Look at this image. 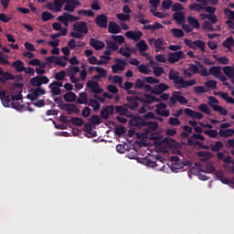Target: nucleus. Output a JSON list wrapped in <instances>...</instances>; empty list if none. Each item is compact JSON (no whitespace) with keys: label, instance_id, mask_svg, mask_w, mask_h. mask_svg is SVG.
<instances>
[{"label":"nucleus","instance_id":"f257e3e1","mask_svg":"<svg viewBox=\"0 0 234 234\" xmlns=\"http://www.w3.org/2000/svg\"><path fill=\"white\" fill-rule=\"evenodd\" d=\"M203 10L205 12H207V14H200L201 19H203V28L207 32H220L221 27L219 25H217L218 23V17L217 15H215V12H217V7L214 6H204ZM213 25H217L216 27H213Z\"/></svg>","mask_w":234,"mask_h":234},{"label":"nucleus","instance_id":"f03ea898","mask_svg":"<svg viewBox=\"0 0 234 234\" xmlns=\"http://www.w3.org/2000/svg\"><path fill=\"white\" fill-rule=\"evenodd\" d=\"M168 80H171L174 81L175 85L176 86V89H189V87H193V85H197V80L192 79L190 80H184L183 77H180V72L175 71L173 69L170 70L168 73Z\"/></svg>","mask_w":234,"mask_h":234},{"label":"nucleus","instance_id":"7ed1b4c3","mask_svg":"<svg viewBox=\"0 0 234 234\" xmlns=\"http://www.w3.org/2000/svg\"><path fill=\"white\" fill-rule=\"evenodd\" d=\"M73 30L69 33L70 37L75 39H83V34H89L87 22L78 21L73 24Z\"/></svg>","mask_w":234,"mask_h":234},{"label":"nucleus","instance_id":"20e7f679","mask_svg":"<svg viewBox=\"0 0 234 234\" xmlns=\"http://www.w3.org/2000/svg\"><path fill=\"white\" fill-rule=\"evenodd\" d=\"M198 67H199V69H201L200 76H202L203 78L210 76V74L212 76H215V78H217V76H218L222 72L221 71L222 68L220 66H212L207 70V68L206 66H204V65L200 64V62H198Z\"/></svg>","mask_w":234,"mask_h":234},{"label":"nucleus","instance_id":"39448f33","mask_svg":"<svg viewBox=\"0 0 234 234\" xmlns=\"http://www.w3.org/2000/svg\"><path fill=\"white\" fill-rule=\"evenodd\" d=\"M80 19H81V17L69 13H64L62 16H58V21L65 25V27H69V23H76V21H80Z\"/></svg>","mask_w":234,"mask_h":234},{"label":"nucleus","instance_id":"423d86ee","mask_svg":"<svg viewBox=\"0 0 234 234\" xmlns=\"http://www.w3.org/2000/svg\"><path fill=\"white\" fill-rule=\"evenodd\" d=\"M183 94L184 93H182V91H174L169 99L170 103H172V105H176V101H178L181 105L187 104L188 101L183 96Z\"/></svg>","mask_w":234,"mask_h":234},{"label":"nucleus","instance_id":"0eeeda50","mask_svg":"<svg viewBox=\"0 0 234 234\" xmlns=\"http://www.w3.org/2000/svg\"><path fill=\"white\" fill-rule=\"evenodd\" d=\"M180 59H186V54L182 50L176 51V52H170L168 54L167 61L169 63H176V62L180 61Z\"/></svg>","mask_w":234,"mask_h":234},{"label":"nucleus","instance_id":"6e6552de","mask_svg":"<svg viewBox=\"0 0 234 234\" xmlns=\"http://www.w3.org/2000/svg\"><path fill=\"white\" fill-rule=\"evenodd\" d=\"M88 89L90 90V92H92L93 96H99L98 94H101L103 92V89L100 87V83L95 80H88L87 82Z\"/></svg>","mask_w":234,"mask_h":234},{"label":"nucleus","instance_id":"1a4fd4ad","mask_svg":"<svg viewBox=\"0 0 234 234\" xmlns=\"http://www.w3.org/2000/svg\"><path fill=\"white\" fill-rule=\"evenodd\" d=\"M114 65L112 66V70L113 74H118L120 70H125V67H127V62L122 58H115Z\"/></svg>","mask_w":234,"mask_h":234},{"label":"nucleus","instance_id":"9d476101","mask_svg":"<svg viewBox=\"0 0 234 234\" xmlns=\"http://www.w3.org/2000/svg\"><path fill=\"white\" fill-rule=\"evenodd\" d=\"M165 90H169V86L165 83H159L155 85L154 88L151 87L150 92L152 94H155V96H160V94H164Z\"/></svg>","mask_w":234,"mask_h":234},{"label":"nucleus","instance_id":"9b49d317","mask_svg":"<svg viewBox=\"0 0 234 234\" xmlns=\"http://www.w3.org/2000/svg\"><path fill=\"white\" fill-rule=\"evenodd\" d=\"M95 23L100 28H107L109 24V16L105 14L99 15L95 17Z\"/></svg>","mask_w":234,"mask_h":234},{"label":"nucleus","instance_id":"f8f14e48","mask_svg":"<svg viewBox=\"0 0 234 234\" xmlns=\"http://www.w3.org/2000/svg\"><path fill=\"white\" fill-rule=\"evenodd\" d=\"M126 100L128 102L124 104V107L130 109V111H136L137 107L140 105V103L136 101V100H138V96L127 97Z\"/></svg>","mask_w":234,"mask_h":234},{"label":"nucleus","instance_id":"ddd939ff","mask_svg":"<svg viewBox=\"0 0 234 234\" xmlns=\"http://www.w3.org/2000/svg\"><path fill=\"white\" fill-rule=\"evenodd\" d=\"M129 123L132 127H138L139 129L145 127V121L140 116L132 117V119L129 121Z\"/></svg>","mask_w":234,"mask_h":234},{"label":"nucleus","instance_id":"4468645a","mask_svg":"<svg viewBox=\"0 0 234 234\" xmlns=\"http://www.w3.org/2000/svg\"><path fill=\"white\" fill-rule=\"evenodd\" d=\"M134 89L137 90H144L145 92H151V85L145 84V80H143L142 79H137L134 83Z\"/></svg>","mask_w":234,"mask_h":234},{"label":"nucleus","instance_id":"2eb2a0df","mask_svg":"<svg viewBox=\"0 0 234 234\" xmlns=\"http://www.w3.org/2000/svg\"><path fill=\"white\" fill-rule=\"evenodd\" d=\"M80 5H81L80 0H67L64 10L66 12H74V10H76V6H80Z\"/></svg>","mask_w":234,"mask_h":234},{"label":"nucleus","instance_id":"dca6fc26","mask_svg":"<svg viewBox=\"0 0 234 234\" xmlns=\"http://www.w3.org/2000/svg\"><path fill=\"white\" fill-rule=\"evenodd\" d=\"M109 114H114V105H108L101 111V118L102 120H109Z\"/></svg>","mask_w":234,"mask_h":234},{"label":"nucleus","instance_id":"f3484780","mask_svg":"<svg viewBox=\"0 0 234 234\" xmlns=\"http://www.w3.org/2000/svg\"><path fill=\"white\" fill-rule=\"evenodd\" d=\"M124 36L128 37V39H133V41H140L142 38V36H144V33L142 31H127Z\"/></svg>","mask_w":234,"mask_h":234},{"label":"nucleus","instance_id":"a211bd4d","mask_svg":"<svg viewBox=\"0 0 234 234\" xmlns=\"http://www.w3.org/2000/svg\"><path fill=\"white\" fill-rule=\"evenodd\" d=\"M0 100L4 105V107H10V94H8V90H0Z\"/></svg>","mask_w":234,"mask_h":234},{"label":"nucleus","instance_id":"6ab92c4d","mask_svg":"<svg viewBox=\"0 0 234 234\" xmlns=\"http://www.w3.org/2000/svg\"><path fill=\"white\" fill-rule=\"evenodd\" d=\"M184 112L186 116L194 118L195 120H202V118H204V114L200 113L199 112H195L189 108H186Z\"/></svg>","mask_w":234,"mask_h":234},{"label":"nucleus","instance_id":"aec40b11","mask_svg":"<svg viewBox=\"0 0 234 234\" xmlns=\"http://www.w3.org/2000/svg\"><path fill=\"white\" fill-rule=\"evenodd\" d=\"M60 109H66L68 114L74 112V114H80V108L76 104H67L64 103L60 106Z\"/></svg>","mask_w":234,"mask_h":234},{"label":"nucleus","instance_id":"412c9836","mask_svg":"<svg viewBox=\"0 0 234 234\" xmlns=\"http://www.w3.org/2000/svg\"><path fill=\"white\" fill-rule=\"evenodd\" d=\"M195 165L203 173H215V165H213V163H207L205 165V170L202 169V165L200 163H196Z\"/></svg>","mask_w":234,"mask_h":234},{"label":"nucleus","instance_id":"4be33fe9","mask_svg":"<svg viewBox=\"0 0 234 234\" xmlns=\"http://www.w3.org/2000/svg\"><path fill=\"white\" fill-rule=\"evenodd\" d=\"M108 32L110 34H121L122 27L116 22H110L108 26Z\"/></svg>","mask_w":234,"mask_h":234},{"label":"nucleus","instance_id":"5701e85b","mask_svg":"<svg viewBox=\"0 0 234 234\" xmlns=\"http://www.w3.org/2000/svg\"><path fill=\"white\" fill-rule=\"evenodd\" d=\"M90 47H93L95 50H101L105 48V43L101 40H98L96 38H90Z\"/></svg>","mask_w":234,"mask_h":234},{"label":"nucleus","instance_id":"b1692460","mask_svg":"<svg viewBox=\"0 0 234 234\" xmlns=\"http://www.w3.org/2000/svg\"><path fill=\"white\" fill-rule=\"evenodd\" d=\"M173 18L176 20V23H177V25H184V23H186V16L182 11H177L174 13Z\"/></svg>","mask_w":234,"mask_h":234},{"label":"nucleus","instance_id":"393cba45","mask_svg":"<svg viewBox=\"0 0 234 234\" xmlns=\"http://www.w3.org/2000/svg\"><path fill=\"white\" fill-rule=\"evenodd\" d=\"M93 98H95V100H98V101H100V103H105V99L106 100H112V98H114L113 94H111L110 92L104 91L101 95H93Z\"/></svg>","mask_w":234,"mask_h":234},{"label":"nucleus","instance_id":"a878e982","mask_svg":"<svg viewBox=\"0 0 234 234\" xmlns=\"http://www.w3.org/2000/svg\"><path fill=\"white\" fill-rule=\"evenodd\" d=\"M214 94L215 96H220V98L225 100L228 103H231L232 105H234V99L233 97H229V94L228 92L215 91Z\"/></svg>","mask_w":234,"mask_h":234},{"label":"nucleus","instance_id":"bb28decb","mask_svg":"<svg viewBox=\"0 0 234 234\" xmlns=\"http://www.w3.org/2000/svg\"><path fill=\"white\" fill-rule=\"evenodd\" d=\"M144 127H147V129L145 130V133H153V132L156 131V129H158V122H153V121L145 122Z\"/></svg>","mask_w":234,"mask_h":234},{"label":"nucleus","instance_id":"cd10ccee","mask_svg":"<svg viewBox=\"0 0 234 234\" xmlns=\"http://www.w3.org/2000/svg\"><path fill=\"white\" fill-rule=\"evenodd\" d=\"M223 72L227 78L231 80V83L234 85V69L231 66H226L223 68Z\"/></svg>","mask_w":234,"mask_h":234},{"label":"nucleus","instance_id":"c85d7f7f","mask_svg":"<svg viewBox=\"0 0 234 234\" xmlns=\"http://www.w3.org/2000/svg\"><path fill=\"white\" fill-rule=\"evenodd\" d=\"M88 105L93 109L95 112H98V111L101 108V104H100V101L98 99H89L88 100Z\"/></svg>","mask_w":234,"mask_h":234},{"label":"nucleus","instance_id":"c756f323","mask_svg":"<svg viewBox=\"0 0 234 234\" xmlns=\"http://www.w3.org/2000/svg\"><path fill=\"white\" fill-rule=\"evenodd\" d=\"M77 103L80 105H88L89 103V95L87 92L83 91L80 93L79 98L77 99Z\"/></svg>","mask_w":234,"mask_h":234},{"label":"nucleus","instance_id":"7c9ffc66","mask_svg":"<svg viewBox=\"0 0 234 234\" xmlns=\"http://www.w3.org/2000/svg\"><path fill=\"white\" fill-rule=\"evenodd\" d=\"M133 53H134V50L129 47L120 48L119 49V54L124 56V58H131Z\"/></svg>","mask_w":234,"mask_h":234},{"label":"nucleus","instance_id":"2f4dec72","mask_svg":"<svg viewBox=\"0 0 234 234\" xmlns=\"http://www.w3.org/2000/svg\"><path fill=\"white\" fill-rule=\"evenodd\" d=\"M13 69L16 72H24L25 71V64L21 60H16L12 64Z\"/></svg>","mask_w":234,"mask_h":234},{"label":"nucleus","instance_id":"473e14b6","mask_svg":"<svg viewBox=\"0 0 234 234\" xmlns=\"http://www.w3.org/2000/svg\"><path fill=\"white\" fill-rule=\"evenodd\" d=\"M216 78H218V80L222 81L223 85L225 87H228V89H229V90H233V86H231V84H229L228 82V78H226V76H224V74H222V71Z\"/></svg>","mask_w":234,"mask_h":234},{"label":"nucleus","instance_id":"72a5a7b5","mask_svg":"<svg viewBox=\"0 0 234 234\" xmlns=\"http://www.w3.org/2000/svg\"><path fill=\"white\" fill-rule=\"evenodd\" d=\"M218 136L220 138H231L233 136V129L219 130Z\"/></svg>","mask_w":234,"mask_h":234},{"label":"nucleus","instance_id":"f704fd0d","mask_svg":"<svg viewBox=\"0 0 234 234\" xmlns=\"http://www.w3.org/2000/svg\"><path fill=\"white\" fill-rule=\"evenodd\" d=\"M224 147V143L221 141H217L214 144H210V149L212 153H219V151Z\"/></svg>","mask_w":234,"mask_h":234},{"label":"nucleus","instance_id":"c9c22d12","mask_svg":"<svg viewBox=\"0 0 234 234\" xmlns=\"http://www.w3.org/2000/svg\"><path fill=\"white\" fill-rule=\"evenodd\" d=\"M12 107V109H16V111H19V112H23V111H27V105L20 104L19 102L12 101L9 103V107Z\"/></svg>","mask_w":234,"mask_h":234},{"label":"nucleus","instance_id":"e433bc0d","mask_svg":"<svg viewBox=\"0 0 234 234\" xmlns=\"http://www.w3.org/2000/svg\"><path fill=\"white\" fill-rule=\"evenodd\" d=\"M187 22L190 25V27H193L196 29L200 28V22L195 16H188Z\"/></svg>","mask_w":234,"mask_h":234},{"label":"nucleus","instance_id":"4c0bfd02","mask_svg":"<svg viewBox=\"0 0 234 234\" xmlns=\"http://www.w3.org/2000/svg\"><path fill=\"white\" fill-rule=\"evenodd\" d=\"M111 39L117 45H123L125 43V37L122 35H112Z\"/></svg>","mask_w":234,"mask_h":234},{"label":"nucleus","instance_id":"58836bf2","mask_svg":"<svg viewBox=\"0 0 234 234\" xmlns=\"http://www.w3.org/2000/svg\"><path fill=\"white\" fill-rule=\"evenodd\" d=\"M164 26L158 22H155L154 25H147L143 27V30H160Z\"/></svg>","mask_w":234,"mask_h":234},{"label":"nucleus","instance_id":"ea45409f","mask_svg":"<svg viewBox=\"0 0 234 234\" xmlns=\"http://www.w3.org/2000/svg\"><path fill=\"white\" fill-rule=\"evenodd\" d=\"M114 111L117 114H120V116H127V112H129V110H127V107L120 106V105H117L114 108Z\"/></svg>","mask_w":234,"mask_h":234},{"label":"nucleus","instance_id":"a19ab883","mask_svg":"<svg viewBox=\"0 0 234 234\" xmlns=\"http://www.w3.org/2000/svg\"><path fill=\"white\" fill-rule=\"evenodd\" d=\"M216 176L218 180H220V182H222V184H233V182L229 181V179H228V177H224V172L222 171H218L216 173Z\"/></svg>","mask_w":234,"mask_h":234},{"label":"nucleus","instance_id":"79ce46f5","mask_svg":"<svg viewBox=\"0 0 234 234\" xmlns=\"http://www.w3.org/2000/svg\"><path fill=\"white\" fill-rule=\"evenodd\" d=\"M65 101H68L69 103H72V101H76V93L72 91H68L66 94L63 96Z\"/></svg>","mask_w":234,"mask_h":234},{"label":"nucleus","instance_id":"37998d69","mask_svg":"<svg viewBox=\"0 0 234 234\" xmlns=\"http://www.w3.org/2000/svg\"><path fill=\"white\" fill-rule=\"evenodd\" d=\"M213 111L221 114V116H228V111L220 105H211Z\"/></svg>","mask_w":234,"mask_h":234},{"label":"nucleus","instance_id":"c03bdc74","mask_svg":"<svg viewBox=\"0 0 234 234\" xmlns=\"http://www.w3.org/2000/svg\"><path fill=\"white\" fill-rule=\"evenodd\" d=\"M194 48H200L202 52H206V42L203 40H195L193 41Z\"/></svg>","mask_w":234,"mask_h":234},{"label":"nucleus","instance_id":"a18cd8bd","mask_svg":"<svg viewBox=\"0 0 234 234\" xmlns=\"http://www.w3.org/2000/svg\"><path fill=\"white\" fill-rule=\"evenodd\" d=\"M154 47H155V51L156 52H160V50H164V38L162 37H159L155 40V44H154Z\"/></svg>","mask_w":234,"mask_h":234},{"label":"nucleus","instance_id":"49530a36","mask_svg":"<svg viewBox=\"0 0 234 234\" xmlns=\"http://www.w3.org/2000/svg\"><path fill=\"white\" fill-rule=\"evenodd\" d=\"M138 69V71L141 73V74H151V69H149L148 66L144 65V64H141L137 67Z\"/></svg>","mask_w":234,"mask_h":234},{"label":"nucleus","instance_id":"de8ad7c7","mask_svg":"<svg viewBox=\"0 0 234 234\" xmlns=\"http://www.w3.org/2000/svg\"><path fill=\"white\" fill-rule=\"evenodd\" d=\"M67 0H55L54 5L56 7L57 12H61V8H63V5H66Z\"/></svg>","mask_w":234,"mask_h":234},{"label":"nucleus","instance_id":"09e8293b","mask_svg":"<svg viewBox=\"0 0 234 234\" xmlns=\"http://www.w3.org/2000/svg\"><path fill=\"white\" fill-rule=\"evenodd\" d=\"M106 45H107V48H109L110 50H113L116 51L118 50V48H120V47L116 44V42L112 41V40H106Z\"/></svg>","mask_w":234,"mask_h":234},{"label":"nucleus","instance_id":"8fccbe9b","mask_svg":"<svg viewBox=\"0 0 234 234\" xmlns=\"http://www.w3.org/2000/svg\"><path fill=\"white\" fill-rule=\"evenodd\" d=\"M224 14L225 16H227L228 20L227 21H230V23H233V19H234V11H232L229 8H225L224 9Z\"/></svg>","mask_w":234,"mask_h":234},{"label":"nucleus","instance_id":"3c124183","mask_svg":"<svg viewBox=\"0 0 234 234\" xmlns=\"http://www.w3.org/2000/svg\"><path fill=\"white\" fill-rule=\"evenodd\" d=\"M171 32L174 37H184V36H186V34L184 33V30L182 29L173 28L171 29Z\"/></svg>","mask_w":234,"mask_h":234},{"label":"nucleus","instance_id":"603ef678","mask_svg":"<svg viewBox=\"0 0 234 234\" xmlns=\"http://www.w3.org/2000/svg\"><path fill=\"white\" fill-rule=\"evenodd\" d=\"M205 87H207V89H211V90H217V80H207L205 82Z\"/></svg>","mask_w":234,"mask_h":234},{"label":"nucleus","instance_id":"864d4df0","mask_svg":"<svg viewBox=\"0 0 234 234\" xmlns=\"http://www.w3.org/2000/svg\"><path fill=\"white\" fill-rule=\"evenodd\" d=\"M198 111L203 112L204 114H211V111L209 110V107L206 103H202L198 106Z\"/></svg>","mask_w":234,"mask_h":234},{"label":"nucleus","instance_id":"5fc2aeb1","mask_svg":"<svg viewBox=\"0 0 234 234\" xmlns=\"http://www.w3.org/2000/svg\"><path fill=\"white\" fill-rule=\"evenodd\" d=\"M189 8L191 11H194V12H200V11L204 10V6L197 3L191 4L189 5Z\"/></svg>","mask_w":234,"mask_h":234},{"label":"nucleus","instance_id":"6e6d98bb","mask_svg":"<svg viewBox=\"0 0 234 234\" xmlns=\"http://www.w3.org/2000/svg\"><path fill=\"white\" fill-rule=\"evenodd\" d=\"M66 76L67 72H65V70H61L56 73L55 80H57V81H65Z\"/></svg>","mask_w":234,"mask_h":234},{"label":"nucleus","instance_id":"4d7b16f0","mask_svg":"<svg viewBox=\"0 0 234 234\" xmlns=\"http://www.w3.org/2000/svg\"><path fill=\"white\" fill-rule=\"evenodd\" d=\"M234 45V39L233 37H229L224 42H223V47L225 48H231Z\"/></svg>","mask_w":234,"mask_h":234},{"label":"nucleus","instance_id":"13d9d810","mask_svg":"<svg viewBox=\"0 0 234 234\" xmlns=\"http://www.w3.org/2000/svg\"><path fill=\"white\" fill-rule=\"evenodd\" d=\"M137 48L139 49V51H147V43L145 42V40H140L137 44H136Z\"/></svg>","mask_w":234,"mask_h":234},{"label":"nucleus","instance_id":"bf43d9fd","mask_svg":"<svg viewBox=\"0 0 234 234\" xmlns=\"http://www.w3.org/2000/svg\"><path fill=\"white\" fill-rule=\"evenodd\" d=\"M30 83L32 87H41V80L39 79V75L32 78L30 80Z\"/></svg>","mask_w":234,"mask_h":234},{"label":"nucleus","instance_id":"052dcab7","mask_svg":"<svg viewBox=\"0 0 234 234\" xmlns=\"http://www.w3.org/2000/svg\"><path fill=\"white\" fill-rule=\"evenodd\" d=\"M70 122L72 125H77L78 127H81V125H83V120L79 117H72Z\"/></svg>","mask_w":234,"mask_h":234},{"label":"nucleus","instance_id":"680f3d73","mask_svg":"<svg viewBox=\"0 0 234 234\" xmlns=\"http://www.w3.org/2000/svg\"><path fill=\"white\" fill-rule=\"evenodd\" d=\"M204 134H207V136H209V138H217L218 136V132L217 130H207L204 131Z\"/></svg>","mask_w":234,"mask_h":234},{"label":"nucleus","instance_id":"e2e57ef3","mask_svg":"<svg viewBox=\"0 0 234 234\" xmlns=\"http://www.w3.org/2000/svg\"><path fill=\"white\" fill-rule=\"evenodd\" d=\"M116 17L119 19V21H131V15L120 13L116 15Z\"/></svg>","mask_w":234,"mask_h":234},{"label":"nucleus","instance_id":"0e129e2a","mask_svg":"<svg viewBox=\"0 0 234 234\" xmlns=\"http://www.w3.org/2000/svg\"><path fill=\"white\" fill-rule=\"evenodd\" d=\"M34 96H43V94H47V90L41 87H37V89L33 90Z\"/></svg>","mask_w":234,"mask_h":234},{"label":"nucleus","instance_id":"69168bd1","mask_svg":"<svg viewBox=\"0 0 234 234\" xmlns=\"http://www.w3.org/2000/svg\"><path fill=\"white\" fill-rule=\"evenodd\" d=\"M96 72L101 78H107V70L101 67H95Z\"/></svg>","mask_w":234,"mask_h":234},{"label":"nucleus","instance_id":"338daca9","mask_svg":"<svg viewBox=\"0 0 234 234\" xmlns=\"http://www.w3.org/2000/svg\"><path fill=\"white\" fill-rule=\"evenodd\" d=\"M144 80L146 83H150V85H153L155 83H160V80H158L154 77H145Z\"/></svg>","mask_w":234,"mask_h":234},{"label":"nucleus","instance_id":"774afa93","mask_svg":"<svg viewBox=\"0 0 234 234\" xmlns=\"http://www.w3.org/2000/svg\"><path fill=\"white\" fill-rule=\"evenodd\" d=\"M154 74L156 78H160V75L164 74V68L159 66L154 67Z\"/></svg>","mask_w":234,"mask_h":234}]
</instances>
